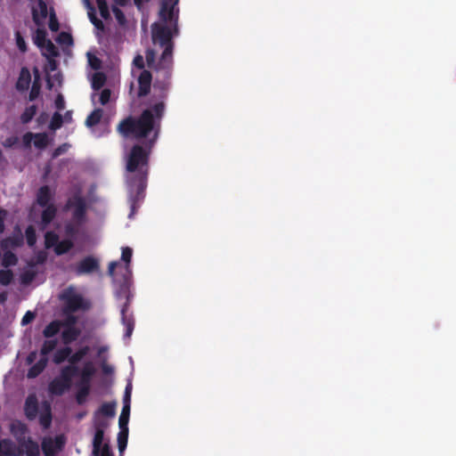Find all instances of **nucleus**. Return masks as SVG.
Returning <instances> with one entry per match:
<instances>
[{
  "label": "nucleus",
  "mask_w": 456,
  "mask_h": 456,
  "mask_svg": "<svg viewBox=\"0 0 456 456\" xmlns=\"http://www.w3.org/2000/svg\"><path fill=\"white\" fill-rule=\"evenodd\" d=\"M172 69L173 65L167 72V70L164 67H159V63L156 65L155 71L162 76V80L157 78L154 83V88L159 90V101L143 110L137 118L129 116L121 120L117 130L123 137L142 139L148 138L152 134L151 144L157 140L166 110L164 100L167 97V92L171 86Z\"/></svg>",
  "instance_id": "obj_1"
},
{
  "label": "nucleus",
  "mask_w": 456,
  "mask_h": 456,
  "mask_svg": "<svg viewBox=\"0 0 456 456\" xmlns=\"http://www.w3.org/2000/svg\"><path fill=\"white\" fill-rule=\"evenodd\" d=\"M150 151L142 145H134L126 157V182L127 185L130 216L134 215L144 200L150 170Z\"/></svg>",
  "instance_id": "obj_2"
},
{
  "label": "nucleus",
  "mask_w": 456,
  "mask_h": 456,
  "mask_svg": "<svg viewBox=\"0 0 456 456\" xmlns=\"http://www.w3.org/2000/svg\"><path fill=\"white\" fill-rule=\"evenodd\" d=\"M152 42L155 45L163 48V52L159 60V66L165 68L167 71L170 66L173 65V51L174 41L173 37L178 34L175 33L174 28H171L167 25L153 23L151 27Z\"/></svg>",
  "instance_id": "obj_3"
},
{
  "label": "nucleus",
  "mask_w": 456,
  "mask_h": 456,
  "mask_svg": "<svg viewBox=\"0 0 456 456\" xmlns=\"http://www.w3.org/2000/svg\"><path fill=\"white\" fill-rule=\"evenodd\" d=\"M108 426L109 423L106 419L100 416H97V418L94 416V427L95 432L93 438V456H114L109 442H105L103 444L104 430Z\"/></svg>",
  "instance_id": "obj_4"
},
{
  "label": "nucleus",
  "mask_w": 456,
  "mask_h": 456,
  "mask_svg": "<svg viewBox=\"0 0 456 456\" xmlns=\"http://www.w3.org/2000/svg\"><path fill=\"white\" fill-rule=\"evenodd\" d=\"M59 298L63 302V314H74L79 310H86L89 308V304L85 301L82 295L77 293L72 287L64 289L60 294Z\"/></svg>",
  "instance_id": "obj_5"
},
{
  "label": "nucleus",
  "mask_w": 456,
  "mask_h": 456,
  "mask_svg": "<svg viewBox=\"0 0 456 456\" xmlns=\"http://www.w3.org/2000/svg\"><path fill=\"white\" fill-rule=\"evenodd\" d=\"M63 209L64 211L71 210V218L75 223L83 224L86 222L87 204L80 191H77L67 200Z\"/></svg>",
  "instance_id": "obj_6"
},
{
  "label": "nucleus",
  "mask_w": 456,
  "mask_h": 456,
  "mask_svg": "<svg viewBox=\"0 0 456 456\" xmlns=\"http://www.w3.org/2000/svg\"><path fill=\"white\" fill-rule=\"evenodd\" d=\"M176 3L177 0L175 2L162 1L159 11V17L165 22L169 21L174 27L175 33L178 34V14L175 12V5Z\"/></svg>",
  "instance_id": "obj_7"
},
{
  "label": "nucleus",
  "mask_w": 456,
  "mask_h": 456,
  "mask_svg": "<svg viewBox=\"0 0 456 456\" xmlns=\"http://www.w3.org/2000/svg\"><path fill=\"white\" fill-rule=\"evenodd\" d=\"M64 444L65 438L62 435H61L55 436L54 438H44L41 444V447L45 456H55L60 451L62 450Z\"/></svg>",
  "instance_id": "obj_8"
},
{
  "label": "nucleus",
  "mask_w": 456,
  "mask_h": 456,
  "mask_svg": "<svg viewBox=\"0 0 456 456\" xmlns=\"http://www.w3.org/2000/svg\"><path fill=\"white\" fill-rule=\"evenodd\" d=\"M100 269L99 260L92 256L84 257L75 266V273L77 275L89 274L98 272Z\"/></svg>",
  "instance_id": "obj_9"
},
{
  "label": "nucleus",
  "mask_w": 456,
  "mask_h": 456,
  "mask_svg": "<svg viewBox=\"0 0 456 456\" xmlns=\"http://www.w3.org/2000/svg\"><path fill=\"white\" fill-rule=\"evenodd\" d=\"M152 82V75L149 70L143 69L138 77V92L139 98L144 97L150 94Z\"/></svg>",
  "instance_id": "obj_10"
},
{
  "label": "nucleus",
  "mask_w": 456,
  "mask_h": 456,
  "mask_svg": "<svg viewBox=\"0 0 456 456\" xmlns=\"http://www.w3.org/2000/svg\"><path fill=\"white\" fill-rule=\"evenodd\" d=\"M95 372L96 370L92 362H85L82 370L78 372L80 374V380L77 384L91 387V381Z\"/></svg>",
  "instance_id": "obj_11"
},
{
  "label": "nucleus",
  "mask_w": 456,
  "mask_h": 456,
  "mask_svg": "<svg viewBox=\"0 0 456 456\" xmlns=\"http://www.w3.org/2000/svg\"><path fill=\"white\" fill-rule=\"evenodd\" d=\"M24 413L28 419L33 420L38 413V401L35 395H29L25 401Z\"/></svg>",
  "instance_id": "obj_12"
},
{
  "label": "nucleus",
  "mask_w": 456,
  "mask_h": 456,
  "mask_svg": "<svg viewBox=\"0 0 456 456\" xmlns=\"http://www.w3.org/2000/svg\"><path fill=\"white\" fill-rule=\"evenodd\" d=\"M133 256V250L129 247L122 248V254H121V260L125 262L124 270L125 273L123 274V284L122 288H126L128 284V279L131 275V270H130V262Z\"/></svg>",
  "instance_id": "obj_13"
},
{
  "label": "nucleus",
  "mask_w": 456,
  "mask_h": 456,
  "mask_svg": "<svg viewBox=\"0 0 456 456\" xmlns=\"http://www.w3.org/2000/svg\"><path fill=\"white\" fill-rule=\"evenodd\" d=\"M1 456H18L20 451L11 439H3L0 441Z\"/></svg>",
  "instance_id": "obj_14"
},
{
  "label": "nucleus",
  "mask_w": 456,
  "mask_h": 456,
  "mask_svg": "<svg viewBox=\"0 0 456 456\" xmlns=\"http://www.w3.org/2000/svg\"><path fill=\"white\" fill-rule=\"evenodd\" d=\"M70 387L62 381L59 377L54 378L48 386V391L53 395H62Z\"/></svg>",
  "instance_id": "obj_15"
},
{
  "label": "nucleus",
  "mask_w": 456,
  "mask_h": 456,
  "mask_svg": "<svg viewBox=\"0 0 456 456\" xmlns=\"http://www.w3.org/2000/svg\"><path fill=\"white\" fill-rule=\"evenodd\" d=\"M31 82V75L28 68L23 67L20 69L18 80L16 82V89L23 92L28 89Z\"/></svg>",
  "instance_id": "obj_16"
},
{
  "label": "nucleus",
  "mask_w": 456,
  "mask_h": 456,
  "mask_svg": "<svg viewBox=\"0 0 456 456\" xmlns=\"http://www.w3.org/2000/svg\"><path fill=\"white\" fill-rule=\"evenodd\" d=\"M128 305H129V299L127 297L126 302L124 304V305L122 306V309H121V320H122L123 325L126 327V334L125 335H126V337L129 338L132 335V332L134 330V320H133L132 316L126 315V311H127Z\"/></svg>",
  "instance_id": "obj_17"
},
{
  "label": "nucleus",
  "mask_w": 456,
  "mask_h": 456,
  "mask_svg": "<svg viewBox=\"0 0 456 456\" xmlns=\"http://www.w3.org/2000/svg\"><path fill=\"white\" fill-rule=\"evenodd\" d=\"M79 369L77 366L69 364L61 369L59 378L71 387L72 378L77 375Z\"/></svg>",
  "instance_id": "obj_18"
},
{
  "label": "nucleus",
  "mask_w": 456,
  "mask_h": 456,
  "mask_svg": "<svg viewBox=\"0 0 456 456\" xmlns=\"http://www.w3.org/2000/svg\"><path fill=\"white\" fill-rule=\"evenodd\" d=\"M116 414V403L115 402H110V403H103L99 409L94 412V417L97 418V416L100 417H108V418H113Z\"/></svg>",
  "instance_id": "obj_19"
},
{
  "label": "nucleus",
  "mask_w": 456,
  "mask_h": 456,
  "mask_svg": "<svg viewBox=\"0 0 456 456\" xmlns=\"http://www.w3.org/2000/svg\"><path fill=\"white\" fill-rule=\"evenodd\" d=\"M52 200V193L48 185H43L38 189L37 193V203L40 207H46L50 205L49 202Z\"/></svg>",
  "instance_id": "obj_20"
},
{
  "label": "nucleus",
  "mask_w": 456,
  "mask_h": 456,
  "mask_svg": "<svg viewBox=\"0 0 456 456\" xmlns=\"http://www.w3.org/2000/svg\"><path fill=\"white\" fill-rule=\"evenodd\" d=\"M81 334V330L78 328L68 327L64 328L61 333V339L65 345H69L76 341Z\"/></svg>",
  "instance_id": "obj_21"
},
{
  "label": "nucleus",
  "mask_w": 456,
  "mask_h": 456,
  "mask_svg": "<svg viewBox=\"0 0 456 456\" xmlns=\"http://www.w3.org/2000/svg\"><path fill=\"white\" fill-rule=\"evenodd\" d=\"M47 358L46 357H41L37 362L33 364L28 370L27 377L28 379H34L39 376L44 370L45 369L47 365Z\"/></svg>",
  "instance_id": "obj_22"
},
{
  "label": "nucleus",
  "mask_w": 456,
  "mask_h": 456,
  "mask_svg": "<svg viewBox=\"0 0 456 456\" xmlns=\"http://www.w3.org/2000/svg\"><path fill=\"white\" fill-rule=\"evenodd\" d=\"M61 327H62L61 321H58V320L52 321L43 330V336L46 338H51L60 332V330Z\"/></svg>",
  "instance_id": "obj_23"
},
{
  "label": "nucleus",
  "mask_w": 456,
  "mask_h": 456,
  "mask_svg": "<svg viewBox=\"0 0 456 456\" xmlns=\"http://www.w3.org/2000/svg\"><path fill=\"white\" fill-rule=\"evenodd\" d=\"M71 353H72L71 347H69L68 346L61 347L54 353L53 357V362L55 364H61L63 362H65L66 360L69 361V355L71 354Z\"/></svg>",
  "instance_id": "obj_24"
},
{
  "label": "nucleus",
  "mask_w": 456,
  "mask_h": 456,
  "mask_svg": "<svg viewBox=\"0 0 456 456\" xmlns=\"http://www.w3.org/2000/svg\"><path fill=\"white\" fill-rule=\"evenodd\" d=\"M74 247V242L71 239H65L62 240H59L56 246L54 247V253L57 256H61L68 253Z\"/></svg>",
  "instance_id": "obj_25"
},
{
  "label": "nucleus",
  "mask_w": 456,
  "mask_h": 456,
  "mask_svg": "<svg viewBox=\"0 0 456 456\" xmlns=\"http://www.w3.org/2000/svg\"><path fill=\"white\" fill-rule=\"evenodd\" d=\"M45 209L41 215V220L44 224H49L55 217L57 209L53 204L44 207Z\"/></svg>",
  "instance_id": "obj_26"
},
{
  "label": "nucleus",
  "mask_w": 456,
  "mask_h": 456,
  "mask_svg": "<svg viewBox=\"0 0 456 456\" xmlns=\"http://www.w3.org/2000/svg\"><path fill=\"white\" fill-rule=\"evenodd\" d=\"M89 346H85L78 350H77L74 354L71 353L69 358V362L70 365H76L86 355L89 353Z\"/></svg>",
  "instance_id": "obj_27"
},
{
  "label": "nucleus",
  "mask_w": 456,
  "mask_h": 456,
  "mask_svg": "<svg viewBox=\"0 0 456 456\" xmlns=\"http://www.w3.org/2000/svg\"><path fill=\"white\" fill-rule=\"evenodd\" d=\"M103 111L102 109H95L93 110L86 119V125L88 127H93L100 123L102 118Z\"/></svg>",
  "instance_id": "obj_28"
},
{
  "label": "nucleus",
  "mask_w": 456,
  "mask_h": 456,
  "mask_svg": "<svg viewBox=\"0 0 456 456\" xmlns=\"http://www.w3.org/2000/svg\"><path fill=\"white\" fill-rule=\"evenodd\" d=\"M45 411L39 417L40 425L44 428H48L52 423L51 406L48 403H45Z\"/></svg>",
  "instance_id": "obj_29"
},
{
  "label": "nucleus",
  "mask_w": 456,
  "mask_h": 456,
  "mask_svg": "<svg viewBox=\"0 0 456 456\" xmlns=\"http://www.w3.org/2000/svg\"><path fill=\"white\" fill-rule=\"evenodd\" d=\"M130 416V404L129 403H124L119 419L118 426L119 428H128V421Z\"/></svg>",
  "instance_id": "obj_30"
},
{
  "label": "nucleus",
  "mask_w": 456,
  "mask_h": 456,
  "mask_svg": "<svg viewBox=\"0 0 456 456\" xmlns=\"http://www.w3.org/2000/svg\"><path fill=\"white\" fill-rule=\"evenodd\" d=\"M77 391L76 393V401L78 404H83L86 401V397L90 394V387L87 386H82L79 384H77Z\"/></svg>",
  "instance_id": "obj_31"
},
{
  "label": "nucleus",
  "mask_w": 456,
  "mask_h": 456,
  "mask_svg": "<svg viewBox=\"0 0 456 456\" xmlns=\"http://www.w3.org/2000/svg\"><path fill=\"white\" fill-rule=\"evenodd\" d=\"M49 144V138L46 133H37L35 134L34 137V146L37 149L43 150L47 147Z\"/></svg>",
  "instance_id": "obj_32"
},
{
  "label": "nucleus",
  "mask_w": 456,
  "mask_h": 456,
  "mask_svg": "<svg viewBox=\"0 0 456 456\" xmlns=\"http://www.w3.org/2000/svg\"><path fill=\"white\" fill-rule=\"evenodd\" d=\"M37 106L35 104L27 107L20 115V121L22 124L29 123L37 113Z\"/></svg>",
  "instance_id": "obj_33"
},
{
  "label": "nucleus",
  "mask_w": 456,
  "mask_h": 456,
  "mask_svg": "<svg viewBox=\"0 0 456 456\" xmlns=\"http://www.w3.org/2000/svg\"><path fill=\"white\" fill-rule=\"evenodd\" d=\"M47 256H48V255H47L46 251L39 250L36 253L34 257H32L30 259V261L28 262V265L30 267H35L37 265H43L46 262Z\"/></svg>",
  "instance_id": "obj_34"
},
{
  "label": "nucleus",
  "mask_w": 456,
  "mask_h": 456,
  "mask_svg": "<svg viewBox=\"0 0 456 456\" xmlns=\"http://www.w3.org/2000/svg\"><path fill=\"white\" fill-rule=\"evenodd\" d=\"M18 263V257L17 256L12 252V251H6L4 252L3 258H2V265L5 268H8L10 266H14Z\"/></svg>",
  "instance_id": "obj_35"
},
{
  "label": "nucleus",
  "mask_w": 456,
  "mask_h": 456,
  "mask_svg": "<svg viewBox=\"0 0 456 456\" xmlns=\"http://www.w3.org/2000/svg\"><path fill=\"white\" fill-rule=\"evenodd\" d=\"M120 431L118 435V446L120 452H122L127 445L128 428H119Z\"/></svg>",
  "instance_id": "obj_36"
},
{
  "label": "nucleus",
  "mask_w": 456,
  "mask_h": 456,
  "mask_svg": "<svg viewBox=\"0 0 456 456\" xmlns=\"http://www.w3.org/2000/svg\"><path fill=\"white\" fill-rule=\"evenodd\" d=\"M57 344H58L57 339L45 340V342L43 343L41 349H40L41 355L43 357H46L47 354H49L52 351H53L55 349V347L57 346Z\"/></svg>",
  "instance_id": "obj_37"
},
{
  "label": "nucleus",
  "mask_w": 456,
  "mask_h": 456,
  "mask_svg": "<svg viewBox=\"0 0 456 456\" xmlns=\"http://www.w3.org/2000/svg\"><path fill=\"white\" fill-rule=\"evenodd\" d=\"M26 456H39V446L38 444L31 440L30 438L24 444Z\"/></svg>",
  "instance_id": "obj_38"
},
{
  "label": "nucleus",
  "mask_w": 456,
  "mask_h": 456,
  "mask_svg": "<svg viewBox=\"0 0 456 456\" xmlns=\"http://www.w3.org/2000/svg\"><path fill=\"white\" fill-rule=\"evenodd\" d=\"M59 241V236L54 232H46L45 234V246L46 248L55 247Z\"/></svg>",
  "instance_id": "obj_39"
},
{
  "label": "nucleus",
  "mask_w": 456,
  "mask_h": 456,
  "mask_svg": "<svg viewBox=\"0 0 456 456\" xmlns=\"http://www.w3.org/2000/svg\"><path fill=\"white\" fill-rule=\"evenodd\" d=\"M105 82L106 77L103 73H95L92 78V87L94 90H99L104 86Z\"/></svg>",
  "instance_id": "obj_40"
},
{
  "label": "nucleus",
  "mask_w": 456,
  "mask_h": 456,
  "mask_svg": "<svg viewBox=\"0 0 456 456\" xmlns=\"http://www.w3.org/2000/svg\"><path fill=\"white\" fill-rule=\"evenodd\" d=\"M63 125V117L62 115L56 111L53 113L52 118H51V121H50V124H49V128L51 130H57L59 128H61Z\"/></svg>",
  "instance_id": "obj_41"
},
{
  "label": "nucleus",
  "mask_w": 456,
  "mask_h": 456,
  "mask_svg": "<svg viewBox=\"0 0 456 456\" xmlns=\"http://www.w3.org/2000/svg\"><path fill=\"white\" fill-rule=\"evenodd\" d=\"M80 225L81 224L75 223L71 219V221L67 223L64 226L65 234L69 238H74L77 234Z\"/></svg>",
  "instance_id": "obj_42"
},
{
  "label": "nucleus",
  "mask_w": 456,
  "mask_h": 456,
  "mask_svg": "<svg viewBox=\"0 0 456 456\" xmlns=\"http://www.w3.org/2000/svg\"><path fill=\"white\" fill-rule=\"evenodd\" d=\"M47 33L44 28H37L35 35V44L40 47L43 48L46 41L49 39L46 38Z\"/></svg>",
  "instance_id": "obj_43"
},
{
  "label": "nucleus",
  "mask_w": 456,
  "mask_h": 456,
  "mask_svg": "<svg viewBox=\"0 0 456 456\" xmlns=\"http://www.w3.org/2000/svg\"><path fill=\"white\" fill-rule=\"evenodd\" d=\"M25 236L27 244L29 247H34L37 242L36 230L32 225H28L25 230Z\"/></svg>",
  "instance_id": "obj_44"
},
{
  "label": "nucleus",
  "mask_w": 456,
  "mask_h": 456,
  "mask_svg": "<svg viewBox=\"0 0 456 456\" xmlns=\"http://www.w3.org/2000/svg\"><path fill=\"white\" fill-rule=\"evenodd\" d=\"M13 280V273L10 269L0 270V284L8 286Z\"/></svg>",
  "instance_id": "obj_45"
},
{
  "label": "nucleus",
  "mask_w": 456,
  "mask_h": 456,
  "mask_svg": "<svg viewBox=\"0 0 456 456\" xmlns=\"http://www.w3.org/2000/svg\"><path fill=\"white\" fill-rule=\"evenodd\" d=\"M41 85L39 83V77L37 76L29 92L28 100L35 101L40 94Z\"/></svg>",
  "instance_id": "obj_46"
},
{
  "label": "nucleus",
  "mask_w": 456,
  "mask_h": 456,
  "mask_svg": "<svg viewBox=\"0 0 456 456\" xmlns=\"http://www.w3.org/2000/svg\"><path fill=\"white\" fill-rule=\"evenodd\" d=\"M145 59L149 68L153 69L155 70V67L158 64L156 62V53L153 49H148L145 53Z\"/></svg>",
  "instance_id": "obj_47"
},
{
  "label": "nucleus",
  "mask_w": 456,
  "mask_h": 456,
  "mask_svg": "<svg viewBox=\"0 0 456 456\" xmlns=\"http://www.w3.org/2000/svg\"><path fill=\"white\" fill-rule=\"evenodd\" d=\"M97 6L99 8V12L101 16L103 19H108L110 17L109 6L106 0H96Z\"/></svg>",
  "instance_id": "obj_48"
},
{
  "label": "nucleus",
  "mask_w": 456,
  "mask_h": 456,
  "mask_svg": "<svg viewBox=\"0 0 456 456\" xmlns=\"http://www.w3.org/2000/svg\"><path fill=\"white\" fill-rule=\"evenodd\" d=\"M43 48H45V52H46L44 54L47 55L49 57H57L59 54L56 46L53 45V43L50 39L48 41H46V43L45 44Z\"/></svg>",
  "instance_id": "obj_49"
},
{
  "label": "nucleus",
  "mask_w": 456,
  "mask_h": 456,
  "mask_svg": "<svg viewBox=\"0 0 456 456\" xmlns=\"http://www.w3.org/2000/svg\"><path fill=\"white\" fill-rule=\"evenodd\" d=\"M66 318L63 322H61L62 323V327L64 328H68V327H72V328H77L76 327V324L78 321L77 317L76 315H74L73 314H63Z\"/></svg>",
  "instance_id": "obj_50"
},
{
  "label": "nucleus",
  "mask_w": 456,
  "mask_h": 456,
  "mask_svg": "<svg viewBox=\"0 0 456 456\" xmlns=\"http://www.w3.org/2000/svg\"><path fill=\"white\" fill-rule=\"evenodd\" d=\"M57 42L61 45H70L73 44V38L68 32H61L57 37Z\"/></svg>",
  "instance_id": "obj_51"
},
{
  "label": "nucleus",
  "mask_w": 456,
  "mask_h": 456,
  "mask_svg": "<svg viewBox=\"0 0 456 456\" xmlns=\"http://www.w3.org/2000/svg\"><path fill=\"white\" fill-rule=\"evenodd\" d=\"M49 28L53 32H57L59 30V28H60V24H59L58 19H57L56 14H55V12L53 11L50 13V17H49Z\"/></svg>",
  "instance_id": "obj_52"
},
{
  "label": "nucleus",
  "mask_w": 456,
  "mask_h": 456,
  "mask_svg": "<svg viewBox=\"0 0 456 456\" xmlns=\"http://www.w3.org/2000/svg\"><path fill=\"white\" fill-rule=\"evenodd\" d=\"M69 147H70V145L69 143H66V142L62 143L61 145H60L56 149H54V151L52 153V158L56 159L59 156L64 154L65 152L68 151Z\"/></svg>",
  "instance_id": "obj_53"
},
{
  "label": "nucleus",
  "mask_w": 456,
  "mask_h": 456,
  "mask_svg": "<svg viewBox=\"0 0 456 456\" xmlns=\"http://www.w3.org/2000/svg\"><path fill=\"white\" fill-rule=\"evenodd\" d=\"M15 39L19 50L22 53H25L27 51V45L24 38L22 37L19 31L15 33Z\"/></svg>",
  "instance_id": "obj_54"
},
{
  "label": "nucleus",
  "mask_w": 456,
  "mask_h": 456,
  "mask_svg": "<svg viewBox=\"0 0 456 456\" xmlns=\"http://www.w3.org/2000/svg\"><path fill=\"white\" fill-rule=\"evenodd\" d=\"M110 94H111V92L110 89H108V88L103 89L99 95V102L102 105H106L110 102Z\"/></svg>",
  "instance_id": "obj_55"
},
{
  "label": "nucleus",
  "mask_w": 456,
  "mask_h": 456,
  "mask_svg": "<svg viewBox=\"0 0 456 456\" xmlns=\"http://www.w3.org/2000/svg\"><path fill=\"white\" fill-rule=\"evenodd\" d=\"M11 430L14 435H18L19 433L20 435H25L27 432V428L24 424L18 422L17 424L12 425Z\"/></svg>",
  "instance_id": "obj_56"
},
{
  "label": "nucleus",
  "mask_w": 456,
  "mask_h": 456,
  "mask_svg": "<svg viewBox=\"0 0 456 456\" xmlns=\"http://www.w3.org/2000/svg\"><path fill=\"white\" fill-rule=\"evenodd\" d=\"M112 12L114 13L115 18L117 19L118 22L119 24H124L126 21V17H125L123 11L121 9H119L118 7L114 6L112 8Z\"/></svg>",
  "instance_id": "obj_57"
},
{
  "label": "nucleus",
  "mask_w": 456,
  "mask_h": 456,
  "mask_svg": "<svg viewBox=\"0 0 456 456\" xmlns=\"http://www.w3.org/2000/svg\"><path fill=\"white\" fill-rule=\"evenodd\" d=\"M35 137V134L31 133V132H28L26 133L23 137H22V142H23V146L26 148V149H28L31 147V142L32 140L34 139Z\"/></svg>",
  "instance_id": "obj_58"
},
{
  "label": "nucleus",
  "mask_w": 456,
  "mask_h": 456,
  "mask_svg": "<svg viewBox=\"0 0 456 456\" xmlns=\"http://www.w3.org/2000/svg\"><path fill=\"white\" fill-rule=\"evenodd\" d=\"M89 15V19L91 20V22L99 29H102L103 28V23L101 20H99L96 16H95V13L94 11H92L91 12L88 13Z\"/></svg>",
  "instance_id": "obj_59"
},
{
  "label": "nucleus",
  "mask_w": 456,
  "mask_h": 456,
  "mask_svg": "<svg viewBox=\"0 0 456 456\" xmlns=\"http://www.w3.org/2000/svg\"><path fill=\"white\" fill-rule=\"evenodd\" d=\"M19 142V138L17 136H10V137H7L4 142H3V146L4 148H12L13 146H15Z\"/></svg>",
  "instance_id": "obj_60"
},
{
  "label": "nucleus",
  "mask_w": 456,
  "mask_h": 456,
  "mask_svg": "<svg viewBox=\"0 0 456 456\" xmlns=\"http://www.w3.org/2000/svg\"><path fill=\"white\" fill-rule=\"evenodd\" d=\"M35 319V314L31 311H28L22 317L21 324L27 325Z\"/></svg>",
  "instance_id": "obj_61"
},
{
  "label": "nucleus",
  "mask_w": 456,
  "mask_h": 456,
  "mask_svg": "<svg viewBox=\"0 0 456 456\" xmlns=\"http://www.w3.org/2000/svg\"><path fill=\"white\" fill-rule=\"evenodd\" d=\"M133 63H134V65L136 68L143 70V69H144V60H143V57L142 55H140V54L136 55L134 58Z\"/></svg>",
  "instance_id": "obj_62"
},
{
  "label": "nucleus",
  "mask_w": 456,
  "mask_h": 456,
  "mask_svg": "<svg viewBox=\"0 0 456 456\" xmlns=\"http://www.w3.org/2000/svg\"><path fill=\"white\" fill-rule=\"evenodd\" d=\"M119 265V263L117 261H112L109 264L108 266V275L111 278H115V270Z\"/></svg>",
  "instance_id": "obj_63"
},
{
  "label": "nucleus",
  "mask_w": 456,
  "mask_h": 456,
  "mask_svg": "<svg viewBox=\"0 0 456 456\" xmlns=\"http://www.w3.org/2000/svg\"><path fill=\"white\" fill-rule=\"evenodd\" d=\"M54 103L58 110H62L65 108V101L61 94L57 95Z\"/></svg>",
  "instance_id": "obj_64"
}]
</instances>
